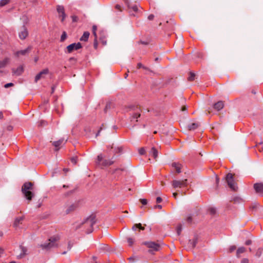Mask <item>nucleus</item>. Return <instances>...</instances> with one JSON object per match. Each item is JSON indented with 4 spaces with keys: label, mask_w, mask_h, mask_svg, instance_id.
I'll return each instance as SVG.
<instances>
[{
    "label": "nucleus",
    "mask_w": 263,
    "mask_h": 263,
    "mask_svg": "<svg viewBox=\"0 0 263 263\" xmlns=\"http://www.w3.org/2000/svg\"><path fill=\"white\" fill-rule=\"evenodd\" d=\"M68 250H70L71 248V246L70 245V243L68 244Z\"/></svg>",
    "instance_id": "nucleus-64"
},
{
    "label": "nucleus",
    "mask_w": 263,
    "mask_h": 263,
    "mask_svg": "<svg viewBox=\"0 0 263 263\" xmlns=\"http://www.w3.org/2000/svg\"><path fill=\"white\" fill-rule=\"evenodd\" d=\"M115 8H116L117 9H118V10H119L120 11H121V6H120V5H116Z\"/></svg>",
    "instance_id": "nucleus-54"
},
{
    "label": "nucleus",
    "mask_w": 263,
    "mask_h": 263,
    "mask_svg": "<svg viewBox=\"0 0 263 263\" xmlns=\"http://www.w3.org/2000/svg\"><path fill=\"white\" fill-rule=\"evenodd\" d=\"M114 161L111 160H104L101 165L103 166H109L113 164Z\"/></svg>",
    "instance_id": "nucleus-25"
},
{
    "label": "nucleus",
    "mask_w": 263,
    "mask_h": 263,
    "mask_svg": "<svg viewBox=\"0 0 263 263\" xmlns=\"http://www.w3.org/2000/svg\"><path fill=\"white\" fill-rule=\"evenodd\" d=\"M21 249L22 252L17 256L18 258H21L23 257V256H24L26 255V252H27V249L25 247H21Z\"/></svg>",
    "instance_id": "nucleus-26"
},
{
    "label": "nucleus",
    "mask_w": 263,
    "mask_h": 263,
    "mask_svg": "<svg viewBox=\"0 0 263 263\" xmlns=\"http://www.w3.org/2000/svg\"><path fill=\"white\" fill-rule=\"evenodd\" d=\"M172 167H173L174 168H175L176 172L177 173H181V165L180 164L176 163V162H174L172 164Z\"/></svg>",
    "instance_id": "nucleus-21"
},
{
    "label": "nucleus",
    "mask_w": 263,
    "mask_h": 263,
    "mask_svg": "<svg viewBox=\"0 0 263 263\" xmlns=\"http://www.w3.org/2000/svg\"><path fill=\"white\" fill-rule=\"evenodd\" d=\"M77 208V205L76 204H72L66 207L65 212L66 214H69L71 212L74 211Z\"/></svg>",
    "instance_id": "nucleus-14"
},
{
    "label": "nucleus",
    "mask_w": 263,
    "mask_h": 263,
    "mask_svg": "<svg viewBox=\"0 0 263 263\" xmlns=\"http://www.w3.org/2000/svg\"><path fill=\"white\" fill-rule=\"evenodd\" d=\"M198 238L195 236L192 239H190L187 244L188 249L192 250L194 249L197 243Z\"/></svg>",
    "instance_id": "nucleus-9"
},
{
    "label": "nucleus",
    "mask_w": 263,
    "mask_h": 263,
    "mask_svg": "<svg viewBox=\"0 0 263 263\" xmlns=\"http://www.w3.org/2000/svg\"><path fill=\"white\" fill-rule=\"evenodd\" d=\"M200 124L199 122L193 123L189 125L188 127L190 130H194L200 126Z\"/></svg>",
    "instance_id": "nucleus-22"
},
{
    "label": "nucleus",
    "mask_w": 263,
    "mask_h": 263,
    "mask_svg": "<svg viewBox=\"0 0 263 263\" xmlns=\"http://www.w3.org/2000/svg\"><path fill=\"white\" fill-rule=\"evenodd\" d=\"M4 118V116H3V112L2 111L0 112V119H3Z\"/></svg>",
    "instance_id": "nucleus-61"
},
{
    "label": "nucleus",
    "mask_w": 263,
    "mask_h": 263,
    "mask_svg": "<svg viewBox=\"0 0 263 263\" xmlns=\"http://www.w3.org/2000/svg\"><path fill=\"white\" fill-rule=\"evenodd\" d=\"M23 219H24V217H17L15 219V221H14V227L15 228H18L20 224L22 223Z\"/></svg>",
    "instance_id": "nucleus-20"
},
{
    "label": "nucleus",
    "mask_w": 263,
    "mask_h": 263,
    "mask_svg": "<svg viewBox=\"0 0 263 263\" xmlns=\"http://www.w3.org/2000/svg\"><path fill=\"white\" fill-rule=\"evenodd\" d=\"M10 59L6 58L3 60L0 61V68H4L9 63Z\"/></svg>",
    "instance_id": "nucleus-19"
},
{
    "label": "nucleus",
    "mask_w": 263,
    "mask_h": 263,
    "mask_svg": "<svg viewBox=\"0 0 263 263\" xmlns=\"http://www.w3.org/2000/svg\"><path fill=\"white\" fill-rule=\"evenodd\" d=\"M14 84L12 83H7L4 85V87L6 88H9L10 87L13 86Z\"/></svg>",
    "instance_id": "nucleus-41"
},
{
    "label": "nucleus",
    "mask_w": 263,
    "mask_h": 263,
    "mask_svg": "<svg viewBox=\"0 0 263 263\" xmlns=\"http://www.w3.org/2000/svg\"><path fill=\"white\" fill-rule=\"evenodd\" d=\"M155 208H158L160 209L162 208V205L159 204L156 205L155 206Z\"/></svg>",
    "instance_id": "nucleus-58"
},
{
    "label": "nucleus",
    "mask_w": 263,
    "mask_h": 263,
    "mask_svg": "<svg viewBox=\"0 0 263 263\" xmlns=\"http://www.w3.org/2000/svg\"><path fill=\"white\" fill-rule=\"evenodd\" d=\"M195 77V74L193 72H190V76L188 78V80L190 81H192L194 80Z\"/></svg>",
    "instance_id": "nucleus-33"
},
{
    "label": "nucleus",
    "mask_w": 263,
    "mask_h": 263,
    "mask_svg": "<svg viewBox=\"0 0 263 263\" xmlns=\"http://www.w3.org/2000/svg\"><path fill=\"white\" fill-rule=\"evenodd\" d=\"M57 11L59 14H64V8L63 6H58L57 8Z\"/></svg>",
    "instance_id": "nucleus-28"
},
{
    "label": "nucleus",
    "mask_w": 263,
    "mask_h": 263,
    "mask_svg": "<svg viewBox=\"0 0 263 263\" xmlns=\"http://www.w3.org/2000/svg\"><path fill=\"white\" fill-rule=\"evenodd\" d=\"M82 48V45L80 43H72L68 45L66 47L67 52L71 53L74 50H78Z\"/></svg>",
    "instance_id": "nucleus-7"
},
{
    "label": "nucleus",
    "mask_w": 263,
    "mask_h": 263,
    "mask_svg": "<svg viewBox=\"0 0 263 263\" xmlns=\"http://www.w3.org/2000/svg\"><path fill=\"white\" fill-rule=\"evenodd\" d=\"M154 17V15L153 14H151L148 16V19L149 20H153Z\"/></svg>",
    "instance_id": "nucleus-50"
},
{
    "label": "nucleus",
    "mask_w": 263,
    "mask_h": 263,
    "mask_svg": "<svg viewBox=\"0 0 263 263\" xmlns=\"http://www.w3.org/2000/svg\"><path fill=\"white\" fill-rule=\"evenodd\" d=\"M97 29V26L96 25H93L92 26V33L96 38H97V33H96Z\"/></svg>",
    "instance_id": "nucleus-35"
},
{
    "label": "nucleus",
    "mask_w": 263,
    "mask_h": 263,
    "mask_svg": "<svg viewBox=\"0 0 263 263\" xmlns=\"http://www.w3.org/2000/svg\"><path fill=\"white\" fill-rule=\"evenodd\" d=\"M59 239L60 237L59 236H53L51 237L47 242L40 245V247L42 248L43 250H49L57 246V242Z\"/></svg>",
    "instance_id": "nucleus-1"
},
{
    "label": "nucleus",
    "mask_w": 263,
    "mask_h": 263,
    "mask_svg": "<svg viewBox=\"0 0 263 263\" xmlns=\"http://www.w3.org/2000/svg\"><path fill=\"white\" fill-rule=\"evenodd\" d=\"M254 189L257 193L263 194V183H255Z\"/></svg>",
    "instance_id": "nucleus-10"
},
{
    "label": "nucleus",
    "mask_w": 263,
    "mask_h": 263,
    "mask_svg": "<svg viewBox=\"0 0 263 263\" xmlns=\"http://www.w3.org/2000/svg\"><path fill=\"white\" fill-rule=\"evenodd\" d=\"M137 67H138V68H143L145 69V67L140 63H139L137 64Z\"/></svg>",
    "instance_id": "nucleus-46"
},
{
    "label": "nucleus",
    "mask_w": 263,
    "mask_h": 263,
    "mask_svg": "<svg viewBox=\"0 0 263 263\" xmlns=\"http://www.w3.org/2000/svg\"><path fill=\"white\" fill-rule=\"evenodd\" d=\"M241 263H249V260L247 258H243L241 261Z\"/></svg>",
    "instance_id": "nucleus-47"
},
{
    "label": "nucleus",
    "mask_w": 263,
    "mask_h": 263,
    "mask_svg": "<svg viewBox=\"0 0 263 263\" xmlns=\"http://www.w3.org/2000/svg\"><path fill=\"white\" fill-rule=\"evenodd\" d=\"M3 253L4 250L2 248H0V257L1 256V255L3 254Z\"/></svg>",
    "instance_id": "nucleus-59"
},
{
    "label": "nucleus",
    "mask_w": 263,
    "mask_h": 263,
    "mask_svg": "<svg viewBox=\"0 0 263 263\" xmlns=\"http://www.w3.org/2000/svg\"><path fill=\"white\" fill-rule=\"evenodd\" d=\"M64 141V139L62 138L57 141H54L53 142V145L55 147L56 151H58L59 149L58 147L63 143Z\"/></svg>",
    "instance_id": "nucleus-23"
},
{
    "label": "nucleus",
    "mask_w": 263,
    "mask_h": 263,
    "mask_svg": "<svg viewBox=\"0 0 263 263\" xmlns=\"http://www.w3.org/2000/svg\"><path fill=\"white\" fill-rule=\"evenodd\" d=\"M141 223H138V224H136V227L137 228H140V227H141Z\"/></svg>",
    "instance_id": "nucleus-62"
},
{
    "label": "nucleus",
    "mask_w": 263,
    "mask_h": 263,
    "mask_svg": "<svg viewBox=\"0 0 263 263\" xmlns=\"http://www.w3.org/2000/svg\"><path fill=\"white\" fill-rule=\"evenodd\" d=\"M31 49V46H29L27 48L24 49V50H20V51H18L16 52V55L17 56H18L20 54H22V55H25L26 54V53H28Z\"/></svg>",
    "instance_id": "nucleus-18"
},
{
    "label": "nucleus",
    "mask_w": 263,
    "mask_h": 263,
    "mask_svg": "<svg viewBox=\"0 0 263 263\" xmlns=\"http://www.w3.org/2000/svg\"><path fill=\"white\" fill-rule=\"evenodd\" d=\"M48 69H45L39 73H38L35 77V82H37L42 77L43 74H46L48 73Z\"/></svg>",
    "instance_id": "nucleus-11"
},
{
    "label": "nucleus",
    "mask_w": 263,
    "mask_h": 263,
    "mask_svg": "<svg viewBox=\"0 0 263 263\" xmlns=\"http://www.w3.org/2000/svg\"><path fill=\"white\" fill-rule=\"evenodd\" d=\"M226 181L229 186L234 191L237 189L236 185L234 181L233 177L232 174L229 173L226 177Z\"/></svg>",
    "instance_id": "nucleus-5"
},
{
    "label": "nucleus",
    "mask_w": 263,
    "mask_h": 263,
    "mask_svg": "<svg viewBox=\"0 0 263 263\" xmlns=\"http://www.w3.org/2000/svg\"><path fill=\"white\" fill-rule=\"evenodd\" d=\"M140 201L143 205H145L147 204V200L145 199H140Z\"/></svg>",
    "instance_id": "nucleus-44"
},
{
    "label": "nucleus",
    "mask_w": 263,
    "mask_h": 263,
    "mask_svg": "<svg viewBox=\"0 0 263 263\" xmlns=\"http://www.w3.org/2000/svg\"><path fill=\"white\" fill-rule=\"evenodd\" d=\"M245 250V248L243 247L239 248L237 250V255H238L239 254L243 253Z\"/></svg>",
    "instance_id": "nucleus-30"
},
{
    "label": "nucleus",
    "mask_w": 263,
    "mask_h": 263,
    "mask_svg": "<svg viewBox=\"0 0 263 263\" xmlns=\"http://www.w3.org/2000/svg\"><path fill=\"white\" fill-rule=\"evenodd\" d=\"M108 108H110V104H106V107H105V109H104V111H106V110H107Z\"/></svg>",
    "instance_id": "nucleus-55"
},
{
    "label": "nucleus",
    "mask_w": 263,
    "mask_h": 263,
    "mask_svg": "<svg viewBox=\"0 0 263 263\" xmlns=\"http://www.w3.org/2000/svg\"><path fill=\"white\" fill-rule=\"evenodd\" d=\"M61 16L62 17L61 19V21L63 22L66 16L65 13L64 12V14H61Z\"/></svg>",
    "instance_id": "nucleus-48"
},
{
    "label": "nucleus",
    "mask_w": 263,
    "mask_h": 263,
    "mask_svg": "<svg viewBox=\"0 0 263 263\" xmlns=\"http://www.w3.org/2000/svg\"><path fill=\"white\" fill-rule=\"evenodd\" d=\"M100 40L101 41L103 44H104V45L106 44V41L105 40V37H104V36L103 35H101Z\"/></svg>",
    "instance_id": "nucleus-38"
},
{
    "label": "nucleus",
    "mask_w": 263,
    "mask_h": 263,
    "mask_svg": "<svg viewBox=\"0 0 263 263\" xmlns=\"http://www.w3.org/2000/svg\"><path fill=\"white\" fill-rule=\"evenodd\" d=\"M45 123H45V121H41L40 122V126H43V125H44L45 124Z\"/></svg>",
    "instance_id": "nucleus-56"
},
{
    "label": "nucleus",
    "mask_w": 263,
    "mask_h": 263,
    "mask_svg": "<svg viewBox=\"0 0 263 263\" xmlns=\"http://www.w3.org/2000/svg\"><path fill=\"white\" fill-rule=\"evenodd\" d=\"M223 106L224 104L222 101H219L214 105V108L218 111L222 109Z\"/></svg>",
    "instance_id": "nucleus-17"
},
{
    "label": "nucleus",
    "mask_w": 263,
    "mask_h": 263,
    "mask_svg": "<svg viewBox=\"0 0 263 263\" xmlns=\"http://www.w3.org/2000/svg\"><path fill=\"white\" fill-rule=\"evenodd\" d=\"M10 0H1L0 1V6L3 7L10 3Z\"/></svg>",
    "instance_id": "nucleus-29"
},
{
    "label": "nucleus",
    "mask_w": 263,
    "mask_h": 263,
    "mask_svg": "<svg viewBox=\"0 0 263 263\" xmlns=\"http://www.w3.org/2000/svg\"><path fill=\"white\" fill-rule=\"evenodd\" d=\"M140 109H137V110L135 111L133 114V115L131 117V121L132 122H137L138 121V118L140 117Z\"/></svg>",
    "instance_id": "nucleus-12"
},
{
    "label": "nucleus",
    "mask_w": 263,
    "mask_h": 263,
    "mask_svg": "<svg viewBox=\"0 0 263 263\" xmlns=\"http://www.w3.org/2000/svg\"><path fill=\"white\" fill-rule=\"evenodd\" d=\"M209 212H210L211 214L214 215L216 213V210L214 208H210L209 209Z\"/></svg>",
    "instance_id": "nucleus-36"
},
{
    "label": "nucleus",
    "mask_w": 263,
    "mask_h": 263,
    "mask_svg": "<svg viewBox=\"0 0 263 263\" xmlns=\"http://www.w3.org/2000/svg\"><path fill=\"white\" fill-rule=\"evenodd\" d=\"M102 248L104 250H108V247L107 245H104V246Z\"/></svg>",
    "instance_id": "nucleus-57"
},
{
    "label": "nucleus",
    "mask_w": 263,
    "mask_h": 263,
    "mask_svg": "<svg viewBox=\"0 0 263 263\" xmlns=\"http://www.w3.org/2000/svg\"><path fill=\"white\" fill-rule=\"evenodd\" d=\"M96 223L95 220V216L94 215H91L87 218H86L84 221L81 223V224H86L88 226H90L91 228L89 229L86 233L89 234L92 232V227L93 224Z\"/></svg>",
    "instance_id": "nucleus-4"
},
{
    "label": "nucleus",
    "mask_w": 263,
    "mask_h": 263,
    "mask_svg": "<svg viewBox=\"0 0 263 263\" xmlns=\"http://www.w3.org/2000/svg\"><path fill=\"white\" fill-rule=\"evenodd\" d=\"M158 154V151L154 147H152L151 150L149 151V156L150 157H153L155 159L157 158Z\"/></svg>",
    "instance_id": "nucleus-13"
},
{
    "label": "nucleus",
    "mask_w": 263,
    "mask_h": 263,
    "mask_svg": "<svg viewBox=\"0 0 263 263\" xmlns=\"http://www.w3.org/2000/svg\"><path fill=\"white\" fill-rule=\"evenodd\" d=\"M33 184L31 182L25 183L22 188V191L26 199L30 201L34 196V194L30 191L32 189Z\"/></svg>",
    "instance_id": "nucleus-2"
},
{
    "label": "nucleus",
    "mask_w": 263,
    "mask_h": 263,
    "mask_svg": "<svg viewBox=\"0 0 263 263\" xmlns=\"http://www.w3.org/2000/svg\"><path fill=\"white\" fill-rule=\"evenodd\" d=\"M23 72V68L22 66H19L16 69H12V72L13 74L16 76L21 75Z\"/></svg>",
    "instance_id": "nucleus-16"
},
{
    "label": "nucleus",
    "mask_w": 263,
    "mask_h": 263,
    "mask_svg": "<svg viewBox=\"0 0 263 263\" xmlns=\"http://www.w3.org/2000/svg\"><path fill=\"white\" fill-rule=\"evenodd\" d=\"M122 151V147H118L117 148H115L114 149L115 153H120Z\"/></svg>",
    "instance_id": "nucleus-39"
},
{
    "label": "nucleus",
    "mask_w": 263,
    "mask_h": 263,
    "mask_svg": "<svg viewBox=\"0 0 263 263\" xmlns=\"http://www.w3.org/2000/svg\"><path fill=\"white\" fill-rule=\"evenodd\" d=\"M102 129H103V127H101L100 129L98 130V133L96 134V137H98L100 135V133L101 131V130H102Z\"/></svg>",
    "instance_id": "nucleus-51"
},
{
    "label": "nucleus",
    "mask_w": 263,
    "mask_h": 263,
    "mask_svg": "<svg viewBox=\"0 0 263 263\" xmlns=\"http://www.w3.org/2000/svg\"><path fill=\"white\" fill-rule=\"evenodd\" d=\"M67 37V34L65 31H64L61 36V42H63Z\"/></svg>",
    "instance_id": "nucleus-32"
},
{
    "label": "nucleus",
    "mask_w": 263,
    "mask_h": 263,
    "mask_svg": "<svg viewBox=\"0 0 263 263\" xmlns=\"http://www.w3.org/2000/svg\"><path fill=\"white\" fill-rule=\"evenodd\" d=\"M143 245L147 246L149 248L148 252L153 253L154 252L158 251L160 249V245L158 243L153 241H145L143 242Z\"/></svg>",
    "instance_id": "nucleus-3"
},
{
    "label": "nucleus",
    "mask_w": 263,
    "mask_h": 263,
    "mask_svg": "<svg viewBox=\"0 0 263 263\" xmlns=\"http://www.w3.org/2000/svg\"><path fill=\"white\" fill-rule=\"evenodd\" d=\"M186 221L188 223H191L192 222V215H189L186 217Z\"/></svg>",
    "instance_id": "nucleus-37"
},
{
    "label": "nucleus",
    "mask_w": 263,
    "mask_h": 263,
    "mask_svg": "<svg viewBox=\"0 0 263 263\" xmlns=\"http://www.w3.org/2000/svg\"><path fill=\"white\" fill-rule=\"evenodd\" d=\"M177 195H178V194H177V193H173V197H174L175 199H176V198H177Z\"/></svg>",
    "instance_id": "nucleus-60"
},
{
    "label": "nucleus",
    "mask_w": 263,
    "mask_h": 263,
    "mask_svg": "<svg viewBox=\"0 0 263 263\" xmlns=\"http://www.w3.org/2000/svg\"><path fill=\"white\" fill-rule=\"evenodd\" d=\"M103 156L102 154H100L98 156V157H97V160L96 161V163L97 165H101L102 163H101V162L102 161L103 162Z\"/></svg>",
    "instance_id": "nucleus-27"
},
{
    "label": "nucleus",
    "mask_w": 263,
    "mask_h": 263,
    "mask_svg": "<svg viewBox=\"0 0 263 263\" xmlns=\"http://www.w3.org/2000/svg\"><path fill=\"white\" fill-rule=\"evenodd\" d=\"M94 46L95 48H96L97 47V38L95 37V41H94Z\"/></svg>",
    "instance_id": "nucleus-52"
},
{
    "label": "nucleus",
    "mask_w": 263,
    "mask_h": 263,
    "mask_svg": "<svg viewBox=\"0 0 263 263\" xmlns=\"http://www.w3.org/2000/svg\"><path fill=\"white\" fill-rule=\"evenodd\" d=\"M28 35V32L27 28L23 26L21 29L18 33V36L20 39L24 40Z\"/></svg>",
    "instance_id": "nucleus-8"
},
{
    "label": "nucleus",
    "mask_w": 263,
    "mask_h": 263,
    "mask_svg": "<svg viewBox=\"0 0 263 263\" xmlns=\"http://www.w3.org/2000/svg\"><path fill=\"white\" fill-rule=\"evenodd\" d=\"M187 179H184L182 180H174L172 181V186L174 188H181L187 185Z\"/></svg>",
    "instance_id": "nucleus-6"
},
{
    "label": "nucleus",
    "mask_w": 263,
    "mask_h": 263,
    "mask_svg": "<svg viewBox=\"0 0 263 263\" xmlns=\"http://www.w3.org/2000/svg\"><path fill=\"white\" fill-rule=\"evenodd\" d=\"M246 245H250L251 243V240H248L246 241Z\"/></svg>",
    "instance_id": "nucleus-53"
},
{
    "label": "nucleus",
    "mask_w": 263,
    "mask_h": 263,
    "mask_svg": "<svg viewBox=\"0 0 263 263\" xmlns=\"http://www.w3.org/2000/svg\"><path fill=\"white\" fill-rule=\"evenodd\" d=\"M89 34H90L88 31L84 32L83 35L81 37L80 40L81 41H84V42L87 41L88 39Z\"/></svg>",
    "instance_id": "nucleus-24"
},
{
    "label": "nucleus",
    "mask_w": 263,
    "mask_h": 263,
    "mask_svg": "<svg viewBox=\"0 0 263 263\" xmlns=\"http://www.w3.org/2000/svg\"><path fill=\"white\" fill-rule=\"evenodd\" d=\"M124 1L129 9H131L133 11L135 12L138 11V6L137 5H135L133 6H130L129 4V0H124Z\"/></svg>",
    "instance_id": "nucleus-15"
},
{
    "label": "nucleus",
    "mask_w": 263,
    "mask_h": 263,
    "mask_svg": "<svg viewBox=\"0 0 263 263\" xmlns=\"http://www.w3.org/2000/svg\"><path fill=\"white\" fill-rule=\"evenodd\" d=\"M71 18H72V22H77L78 21V17L77 16H75V15L72 16Z\"/></svg>",
    "instance_id": "nucleus-45"
},
{
    "label": "nucleus",
    "mask_w": 263,
    "mask_h": 263,
    "mask_svg": "<svg viewBox=\"0 0 263 263\" xmlns=\"http://www.w3.org/2000/svg\"><path fill=\"white\" fill-rule=\"evenodd\" d=\"M176 230H177V233L178 234V235H179L181 232V231H182V226L181 224H179L177 226V229H176Z\"/></svg>",
    "instance_id": "nucleus-34"
},
{
    "label": "nucleus",
    "mask_w": 263,
    "mask_h": 263,
    "mask_svg": "<svg viewBox=\"0 0 263 263\" xmlns=\"http://www.w3.org/2000/svg\"><path fill=\"white\" fill-rule=\"evenodd\" d=\"M71 161L72 163H73L74 164H76L77 161V157H72L71 159Z\"/></svg>",
    "instance_id": "nucleus-43"
},
{
    "label": "nucleus",
    "mask_w": 263,
    "mask_h": 263,
    "mask_svg": "<svg viewBox=\"0 0 263 263\" xmlns=\"http://www.w3.org/2000/svg\"><path fill=\"white\" fill-rule=\"evenodd\" d=\"M236 246H232L229 248V252L231 253L233 251H234L236 249Z\"/></svg>",
    "instance_id": "nucleus-42"
},
{
    "label": "nucleus",
    "mask_w": 263,
    "mask_h": 263,
    "mask_svg": "<svg viewBox=\"0 0 263 263\" xmlns=\"http://www.w3.org/2000/svg\"><path fill=\"white\" fill-rule=\"evenodd\" d=\"M136 228H137V227H136V224H135V225L133 227V228H132L133 230H134V231H136Z\"/></svg>",
    "instance_id": "nucleus-63"
},
{
    "label": "nucleus",
    "mask_w": 263,
    "mask_h": 263,
    "mask_svg": "<svg viewBox=\"0 0 263 263\" xmlns=\"http://www.w3.org/2000/svg\"><path fill=\"white\" fill-rule=\"evenodd\" d=\"M127 242L128 243V245L129 246H132L134 243V241H135V240L134 238H130V237H128L127 238Z\"/></svg>",
    "instance_id": "nucleus-31"
},
{
    "label": "nucleus",
    "mask_w": 263,
    "mask_h": 263,
    "mask_svg": "<svg viewBox=\"0 0 263 263\" xmlns=\"http://www.w3.org/2000/svg\"><path fill=\"white\" fill-rule=\"evenodd\" d=\"M162 201V198L160 197H158L157 198H156V202L157 203H160Z\"/></svg>",
    "instance_id": "nucleus-49"
},
{
    "label": "nucleus",
    "mask_w": 263,
    "mask_h": 263,
    "mask_svg": "<svg viewBox=\"0 0 263 263\" xmlns=\"http://www.w3.org/2000/svg\"><path fill=\"white\" fill-rule=\"evenodd\" d=\"M145 151L144 148H140L139 149V153L140 155H143L145 154Z\"/></svg>",
    "instance_id": "nucleus-40"
}]
</instances>
